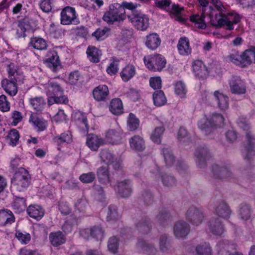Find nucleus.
I'll return each mask as SVG.
<instances>
[{
    "label": "nucleus",
    "mask_w": 255,
    "mask_h": 255,
    "mask_svg": "<svg viewBox=\"0 0 255 255\" xmlns=\"http://www.w3.org/2000/svg\"><path fill=\"white\" fill-rule=\"evenodd\" d=\"M211 23L216 26H226L228 30L234 29V24L238 23L241 19L240 16L235 12L229 13L226 16L222 13L213 11L210 14Z\"/></svg>",
    "instance_id": "nucleus-1"
},
{
    "label": "nucleus",
    "mask_w": 255,
    "mask_h": 255,
    "mask_svg": "<svg viewBox=\"0 0 255 255\" xmlns=\"http://www.w3.org/2000/svg\"><path fill=\"white\" fill-rule=\"evenodd\" d=\"M9 66L8 71V79H4L1 81V85L5 92L10 96H15L17 92V85L19 83L22 76L18 74L11 66Z\"/></svg>",
    "instance_id": "nucleus-2"
},
{
    "label": "nucleus",
    "mask_w": 255,
    "mask_h": 255,
    "mask_svg": "<svg viewBox=\"0 0 255 255\" xmlns=\"http://www.w3.org/2000/svg\"><path fill=\"white\" fill-rule=\"evenodd\" d=\"M143 62L145 66L150 71L160 72L165 67L166 60L161 54H155L144 57Z\"/></svg>",
    "instance_id": "nucleus-3"
},
{
    "label": "nucleus",
    "mask_w": 255,
    "mask_h": 255,
    "mask_svg": "<svg viewBox=\"0 0 255 255\" xmlns=\"http://www.w3.org/2000/svg\"><path fill=\"white\" fill-rule=\"evenodd\" d=\"M30 181V176L27 171L20 168L14 174L11 180V184L13 188L21 191L29 186Z\"/></svg>",
    "instance_id": "nucleus-4"
},
{
    "label": "nucleus",
    "mask_w": 255,
    "mask_h": 255,
    "mask_svg": "<svg viewBox=\"0 0 255 255\" xmlns=\"http://www.w3.org/2000/svg\"><path fill=\"white\" fill-rule=\"evenodd\" d=\"M128 19L131 25L137 30L144 31L149 26L148 16L141 12H135L128 16Z\"/></svg>",
    "instance_id": "nucleus-5"
},
{
    "label": "nucleus",
    "mask_w": 255,
    "mask_h": 255,
    "mask_svg": "<svg viewBox=\"0 0 255 255\" xmlns=\"http://www.w3.org/2000/svg\"><path fill=\"white\" fill-rule=\"evenodd\" d=\"M61 23L63 25L78 24L79 20L75 8L70 6L65 7L61 12Z\"/></svg>",
    "instance_id": "nucleus-6"
},
{
    "label": "nucleus",
    "mask_w": 255,
    "mask_h": 255,
    "mask_svg": "<svg viewBox=\"0 0 255 255\" xmlns=\"http://www.w3.org/2000/svg\"><path fill=\"white\" fill-rule=\"evenodd\" d=\"M45 92L48 96V99L50 97H55L60 95L63 90L58 82V79H54L49 81L45 88Z\"/></svg>",
    "instance_id": "nucleus-7"
},
{
    "label": "nucleus",
    "mask_w": 255,
    "mask_h": 255,
    "mask_svg": "<svg viewBox=\"0 0 255 255\" xmlns=\"http://www.w3.org/2000/svg\"><path fill=\"white\" fill-rule=\"evenodd\" d=\"M161 43L160 36L157 33L151 32L146 35L144 39L145 46L149 50H155Z\"/></svg>",
    "instance_id": "nucleus-8"
},
{
    "label": "nucleus",
    "mask_w": 255,
    "mask_h": 255,
    "mask_svg": "<svg viewBox=\"0 0 255 255\" xmlns=\"http://www.w3.org/2000/svg\"><path fill=\"white\" fill-rule=\"evenodd\" d=\"M192 71L196 77L199 79L207 77L209 71L204 63L200 60L195 61L192 64Z\"/></svg>",
    "instance_id": "nucleus-9"
},
{
    "label": "nucleus",
    "mask_w": 255,
    "mask_h": 255,
    "mask_svg": "<svg viewBox=\"0 0 255 255\" xmlns=\"http://www.w3.org/2000/svg\"><path fill=\"white\" fill-rule=\"evenodd\" d=\"M230 87L233 93L242 94L246 92V87L242 81L237 77H232L229 81Z\"/></svg>",
    "instance_id": "nucleus-10"
},
{
    "label": "nucleus",
    "mask_w": 255,
    "mask_h": 255,
    "mask_svg": "<svg viewBox=\"0 0 255 255\" xmlns=\"http://www.w3.org/2000/svg\"><path fill=\"white\" fill-rule=\"evenodd\" d=\"M177 47L178 52L181 55L187 56L191 53L192 48L189 40L186 37H182L179 39Z\"/></svg>",
    "instance_id": "nucleus-11"
},
{
    "label": "nucleus",
    "mask_w": 255,
    "mask_h": 255,
    "mask_svg": "<svg viewBox=\"0 0 255 255\" xmlns=\"http://www.w3.org/2000/svg\"><path fill=\"white\" fill-rule=\"evenodd\" d=\"M136 74L135 66L131 64L126 65L120 72V76L124 82H128Z\"/></svg>",
    "instance_id": "nucleus-12"
},
{
    "label": "nucleus",
    "mask_w": 255,
    "mask_h": 255,
    "mask_svg": "<svg viewBox=\"0 0 255 255\" xmlns=\"http://www.w3.org/2000/svg\"><path fill=\"white\" fill-rule=\"evenodd\" d=\"M109 94V90L106 85H100L95 88L93 91L94 98L97 101L105 100Z\"/></svg>",
    "instance_id": "nucleus-13"
},
{
    "label": "nucleus",
    "mask_w": 255,
    "mask_h": 255,
    "mask_svg": "<svg viewBox=\"0 0 255 255\" xmlns=\"http://www.w3.org/2000/svg\"><path fill=\"white\" fill-rule=\"evenodd\" d=\"M86 143L91 150H97L100 146L105 144V141L97 135L90 134L87 136Z\"/></svg>",
    "instance_id": "nucleus-14"
},
{
    "label": "nucleus",
    "mask_w": 255,
    "mask_h": 255,
    "mask_svg": "<svg viewBox=\"0 0 255 255\" xmlns=\"http://www.w3.org/2000/svg\"><path fill=\"white\" fill-rule=\"evenodd\" d=\"M29 121L34 126V128L38 131H43L47 127V121L35 114L31 115Z\"/></svg>",
    "instance_id": "nucleus-15"
},
{
    "label": "nucleus",
    "mask_w": 255,
    "mask_h": 255,
    "mask_svg": "<svg viewBox=\"0 0 255 255\" xmlns=\"http://www.w3.org/2000/svg\"><path fill=\"white\" fill-rule=\"evenodd\" d=\"M121 130L120 128L117 130H109L105 135V143L117 144L121 140Z\"/></svg>",
    "instance_id": "nucleus-16"
},
{
    "label": "nucleus",
    "mask_w": 255,
    "mask_h": 255,
    "mask_svg": "<svg viewBox=\"0 0 255 255\" xmlns=\"http://www.w3.org/2000/svg\"><path fill=\"white\" fill-rule=\"evenodd\" d=\"M46 65L52 70H56L60 66V61L57 53L55 52H50L44 61Z\"/></svg>",
    "instance_id": "nucleus-17"
},
{
    "label": "nucleus",
    "mask_w": 255,
    "mask_h": 255,
    "mask_svg": "<svg viewBox=\"0 0 255 255\" xmlns=\"http://www.w3.org/2000/svg\"><path fill=\"white\" fill-rule=\"evenodd\" d=\"M243 66H248L252 63L255 64V46H252L242 53Z\"/></svg>",
    "instance_id": "nucleus-18"
},
{
    "label": "nucleus",
    "mask_w": 255,
    "mask_h": 255,
    "mask_svg": "<svg viewBox=\"0 0 255 255\" xmlns=\"http://www.w3.org/2000/svg\"><path fill=\"white\" fill-rule=\"evenodd\" d=\"M109 109L114 115H120L124 113L123 104L119 98H115L111 100L110 104Z\"/></svg>",
    "instance_id": "nucleus-19"
},
{
    "label": "nucleus",
    "mask_w": 255,
    "mask_h": 255,
    "mask_svg": "<svg viewBox=\"0 0 255 255\" xmlns=\"http://www.w3.org/2000/svg\"><path fill=\"white\" fill-rule=\"evenodd\" d=\"M86 53L88 59L92 62L98 63L102 55V52L95 46H89L87 49Z\"/></svg>",
    "instance_id": "nucleus-20"
},
{
    "label": "nucleus",
    "mask_w": 255,
    "mask_h": 255,
    "mask_svg": "<svg viewBox=\"0 0 255 255\" xmlns=\"http://www.w3.org/2000/svg\"><path fill=\"white\" fill-rule=\"evenodd\" d=\"M27 212L30 217L37 220L41 219L44 215L43 209L38 205L29 206L27 209Z\"/></svg>",
    "instance_id": "nucleus-21"
},
{
    "label": "nucleus",
    "mask_w": 255,
    "mask_h": 255,
    "mask_svg": "<svg viewBox=\"0 0 255 255\" xmlns=\"http://www.w3.org/2000/svg\"><path fill=\"white\" fill-rule=\"evenodd\" d=\"M214 97L217 101L218 107L222 110H226L229 107L228 98L220 92L216 91L214 93Z\"/></svg>",
    "instance_id": "nucleus-22"
},
{
    "label": "nucleus",
    "mask_w": 255,
    "mask_h": 255,
    "mask_svg": "<svg viewBox=\"0 0 255 255\" xmlns=\"http://www.w3.org/2000/svg\"><path fill=\"white\" fill-rule=\"evenodd\" d=\"M189 231L187 224L184 222H178L174 227V233L177 238H180L186 236Z\"/></svg>",
    "instance_id": "nucleus-23"
},
{
    "label": "nucleus",
    "mask_w": 255,
    "mask_h": 255,
    "mask_svg": "<svg viewBox=\"0 0 255 255\" xmlns=\"http://www.w3.org/2000/svg\"><path fill=\"white\" fill-rule=\"evenodd\" d=\"M29 46L35 49L42 50L47 48V42L41 37H34L31 38Z\"/></svg>",
    "instance_id": "nucleus-24"
},
{
    "label": "nucleus",
    "mask_w": 255,
    "mask_h": 255,
    "mask_svg": "<svg viewBox=\"0 0 255 255\" xmlns=\"http://www.w3.org/2000/svg\"><path fill=\"white\" fill-rule=\"evenodd\" d=\"M119 8H120V4L118 3L110 5L109 11L106 12L103 16V20L110 24L117 21L118 19L114 16V10L119 9Z\"/></svg>",
    "instance_id": "nucleus-25"
},
{
    "label": "nucleus",
    "mask_w": 255,
    "mask_h": 255,
    "mask_svg": "<svg viewBox=\"0 0 255 255\" xmlns=\"http://www.w3.org/2000/svg\"><path fill=\"white\" fill-rule=\"evenodd\" d=\"M49 240L51 244L54 247H58L64 243L65 241L64 236L60 231L50 233Z\"/></svg>",
    "instance_id": "nucleus-26"
},
{
    "label": "nucleus",
    "mask_w": 255,
    "mask_h": 255,
    "mask_svg": "<svg viewBox=\"0 0 255 255\" xmlns=\"http://www.w3.org/2000/svg\"><path fill=\"white\" fill-rule=\"evenodd\" d=\"M14 221V217L12 212L8 210H0V224L5 225Z\"/></svg>",
    "instance_id": "nucleus-27"
},
{
    "label": "nucleus",
    "mask_w": 255,
    "mask_h": 255,
    "mask_svg": "<svg viewBox=\"0 0 255 255\" xmlns=\"http://www.w3.org/2000/svg\"><path fill=\"white\" fill-rule=\"evenodd\" d=\"M73 118L81 124V128L83 130L87 131L89 127L87 124L86 115L80 111L75 112L72 115Z\"/></svg>",
    "instance_id": "nucleus-28"
},
{
    "label": "nucleus",
    "mask_w": 255,
    "mask_h": 255,
    "mask_svg": "<svg viewBox=\"0 0 255 255\" xmlns=\"http://www.w3.org/2000/svg\"><path fill=\"white\" fill-rule=\"evenodd\" d=\"M130 146L131 148L136 150L142 149L144 146L143 138L139 136H134L129 140Z\"/></svg>",
    "instance_id": "nucleus-29"
},
{
    "label": "nucleus",
    "mask_w": 255,
    "mask_h": 255,
    "mask_svg": "<svg viewBox=\"0 0 255 255\" xmlns=\"http://www.w3.org/2000/svg\"><path fill=\"white\" fill-rule=\"evenodd\" d=\"M153 100L154 105L157 107L163 106L166 103V99L164 93L159 91L153 94Z\"/></svg>",
    "instance_id": "nucleus-30"
},
{
    "label": "nucleus",
    "mask_w": 255,
    "mask_h": 255,
    "mask_svg": "<svg viewBox=\"0 0 255 255\" xmlns=\"http://www.w3.org/2000/svg\"><path fill=\"white\" fill-rule=\"evenodd\" d=\"M139 125V120L133 114H129L127 119V127L129 130L132 131L136 129Z\"/></svg>",
    "instance_id": "nucleus-31"
},
{
    "label": "nucleus",
    "mask_w": 255,
    "mask_h": 255,
    "mask_svg": "<svg viewBox=\"0 0 255 255\" xmlns=\"http://www.w3.org/2000/svg\"><path fill=\"white\" fill-rule=\"evenodd\" d=\"M204 15L194 14L190 17V20L194 23L195 27L201 29H205L206 27V24L204 22Z\"/></svg>",
    "instance_id": "nucleus-32"
},
{
    "label": "nucleus",
    "mask_w": 255,
    "mask_h": 255,
    "mask_svg": "<svg viewBox=\"0 0 255 255\" xmlns=\"http://www.w3.org/2000/svg\"><path fill=\"white\" fill-rule=\"evenodd\" d=\"M19 134L15 129H11L7 135L6 140L8 143L12 146H15L19 140Z\"/></svg>",
    "instance_id": "nucleus-33"
},
{
    "label": "nucleus",
    "mask_w": 255,
    "mask_h": 255,
    "mask_svg": "<svg viewBox=\"0 0 255 255\" xmlns=\"http://www.w3.org/2000/svg\"><path fill=\"white\" fill-rule=\"evenodd\" d=\"M119 61L113 60L107 66L106 72L110 76H114L116 75L119 70Z\"/></svg>",
    "instance_id": "nucleus-34"
},
{
    "label": "nucleus",
    "mask_w": 255,
    "mask_h": 255,
    "mask_svg": "<svg viewBox=\"0 0 255 255\" xmlns=\"http://www.w3.org/2000/svg\"><path fill=\"white\" fill-rule=\"evenodd\" d=\"M30 103L34 109L40 111L43 108L45 101L41 97H35L30 99Z\"/></svg>",
    "instance_id": "nucleus-35"
},
{
    "label": "nucleus",
    "mask_w": 255,
    "mask_h": 255,
    "mask_svg": "<svg viewBox=\"0 0 255 255\" xmlns=\"http://www.w3.org/2000/svg\"><path fill=\"white\" fill-rule=\"evenodd\" d=\"M68 102L69 100L67 97L65 95L60 96L58 95L55 97H50V98L48 99V103L49 105H52L55 103L66 104Z\"/></svg>",
    "instance_id": "nucleus-36"
},
{
    "label": "nucleus",
    "mask_w": 255,
    "mask_h": 255,
    "mask_svg": "<svg viewBox=\"0 0 255 255\" xmlns=\"http://www.w3.org/2000/svg\"><path fill=\"white\" fill-rule=\"evenodd\" d=\"M196 250L198 255H212L211 248L206 243L198 246Z\"/></svg>",
    "instance_id": "nucleus-37"
},
{
    "label": "nucleus",
    "mask_w": 255,
    "mask_h": 255,
    "mask_svg": "<svg viewBox=\"0 0 255 255\" xmlns=\"http://www.w3.org/2000/svg\"><path fill=\"white\" fill-rule=\"evenodd\" d=\"M15 236L17 240L22 244H28L31 240L30 235L24 232L16 231Z\"/></svg>",
    "instance_id": "nucleus-38"
},
{
    "label": "nucleus",
    "mask_w": 255,
    "mask_h": 255,
    "mask_svg": "<svg viewBox=\"0 0 255 255\" xmlns=\"http://www.w3.org/2000/svg\"><path fill=\"white\" fill-rule=\"evenodd\" d=\"M187 90L184 84L178 82L175 85V93L180 98H184L186 94Z\"/></svg>",
    "instance_id": "nucleus-39"
},
{
    "label": "nucleus",
    "mask_w": 255,
    "mask_h": 255,
    "mask_svg": "<svg viewBox=\"0 0 255 255\" xmlns=\"http://www.w3.org/2000/svg\"><path fill=\"white\" fill-rule=\"evenodd\" d=\"M109 29L104 28L103 29L99 28L92 33V35L98 40H101L105 39L108 36Z\"/></svg>",
    "instance_id": "nucleus-40"
},
{
    "label": "nucleus",
    "mask_w": 255,
    "mask_h": 255,
    "mask_svg": "<svg viewBox=\"0 0 255 255\" xmlns=\"http://www.w3.org/2000/svg\"><path fill=\"white\" fill-rule=\"evenodd\" d=\"M242 53L240 54L238 52H235L229 56V60L230 61L241 67H244Z\"/></svg>",
    "instance_id": "nucleus-41"
},
{
    "label": "nucleus",
    "mask_w": 255,
    "mask_h": 255,
    "mask_svg": "<svg viewBox=\"0 0 255 255\" xmlns=\"http://www.w3.org/2000/svg\"><path fill=\"white\" fill-rule=\"evenodd\" d=\"M183 7H180L177 4H173L172 12L175 15L176 20L181 22H185L186 19L180 15V12L183 10Z\"/></svg>",
    "instance_id": "nucleus-42"
},
{
    "label": "nucleus",
    "mask_w": 255,
    "mask_h": 255,
    "mask_svg": "<svg viewBox=\"0 0 255 255\" xmlns=\"http://www.w3.org/2000/svg\"><path fill=\"white\" fill-rule=\"evenodd\" d=\"M164 128L162 127L155 128L151 135V139L155 143H159Z\"/></svg>",
    "instance_id": "nucleus-43"
},
{
    "label": "nucleus",
    "mask_w": 255,
    "mask_h": 255,
    "mask_svg": "<svg viewBox=\"0 0 255 255\" xmlns=\"http://www.w3.org/2000/svg\"><path fill=\"white\" fill-rule=\"evenodd\" d=\"M118 191L123 197H126L128 196L131 190L129 185L126 182H122L118 185Z\"/></svg>",
    "instance_id": "nucleus-44"
},
{
    "label": "nucleus",
    "mask_w": 255,
    "mask_h": 255,
    "mask_svg": "<svg viewBox=\"0 0 255 255\" xmlns=\"http://www.w3.org/2000/svg\"><path fill=\"white\" fill-rule=\"evenodd\" d=\"M10 103L6 97L4 95L0 96V110L2 112H7L10 110Z\"/></svg>",
    "instance_id": "nucleus-45"
},
{
    "label": "nucleus",
    "mask_w": 255,
    "mask_h": 255,
    "mask_svg": "<svg viewBox=\"0 0 255 255\" xmlns=\"http://www.w3.org/2000/svg\"><path fill=\"white\" fill-rule=\"evenodd\" d=\"M29 28L30 25L28 23L24 21L20 22L17 29V35L19 37H24L25 36V32L26 30H29Z\"/></svg>",
    "instance_id": "nucleus-46"
},
{
    "label": "nucleus",
    "mask_w": 255,
    "mask_h": 255,
    "mask_svg": "<svg viewBox=\"0 0 255 255\" xmlns=\"http://www.w3.org/2000/svg\"><path fill=\"white\" fill-rule=\"evenodd\" d=\"M149 85L154 90L161 88L162 80L160 77H152L149 79Z\"/></svg>",
    "instance_id": "nucleus-47"
},
{
    "label": "nucleus",
    "mask_w": 255,
    "mask_h": 255,
    "mask_svg": "<svg viewBox=\"0 0 255 255\" xmlns=\"http://www.w3.org/2000/svg\"><path fill=\"white\" fill-rule=\"evenodd\" d=\"M66 115L62 110H59L58 112L53 117V122L60 123L65 121L66 119Z\"/></svg>",
    "instance_id": "nucleus-48"
},
{
    "label": "nucleus",
    "mask_w": 255,
    "mask_h": 255,
    "mask_svg": "<svg viewBox=\"0 0 255 255\" xmlns=\"http://www.w3.org/2000/svg\"><path fill=\"white\" fill-rule=\"evenodd\" d=\"M55 140L58 143H61L63 142L67 143L70 142L72 141L71 133L69 131L63 133L60 136L56 137Z\"/></svg>",
    "instance_id": "nucleus-49"
},
{
    "label": "nucleus",
    "mask_w": 255,
    "mask_h": 255,
    "mask_svg": "<svg viewBox=\"0 0 255 255\" xmlns=\"http://www.w3.org/2000/svg\"><path fill=\"white\" fill-rule=\"evenodd\" d=\"M218 214L223 218H228L230 214V210L228 206L226 204H223L218 208Z\"/></svg>",
    "instance_id": "nucleus-50"
},
{
    "label": "nucleus",
    "mask_w": 255,
    "mask_h": 255,
    "mask_svg": "<svg viewBox=\"0 0 255 255\" xmlns=\"http://www.w3.org/2000/svg\"><path fill=\"white\" fill-rule=\"evenodd\" d=\"M211 231L215 235H221L224 233L223 226L219 223L212 224L210 228Z\"/></svg>",
    "instance_id": "nucleus-51"
},
{
    "label": "nucleus",
    "mask_w": 255,
    "mask_h": 255,
    "mask_svg": "<svg viewBox=\"0 0 255 255\" xmlns=\"http://www.w3.org/2000/svg\"><path fill=\"white\" fill-rule=\"evenodd\" d=\"M13 207L18 212L24 210L26 207L25 200L23 198L16 199L14 201Z\"/></svg>",
    "instance_id": "nucleus-52"
},
{
    "label": "nucleus",
    "mask_w": 255,
    "mask_h": 255,
    "mask_svg": "<svg viewBox=\"0 0 255 255\" xmlns=\"http://www.w3.org/2000/svg\"><path fill=\"white\" fill-rule=\"evenodd\" d=\"M239 212L242 219L247 220L250 218L251 211L248 205H244L241 208Z\"/></svg>",
    "instance_id": "nucleus-53"
},
{
    "label": "nucleus",
    "mask_w": 255,
    "mask_h": 255,
    "mask_svg": "<svg viewBox=\"0 0 255 255\" xmlns=\"http://www.w3.org/2000/svg\"><path fill=\"white\" fill-rule=\"evenodd\" d=\"M120 8H119V9H121L122 11L125 9L132 10L137 7V4L136 3L128 1L123 2L121 4H120Z\"/></svg>",
    "instance_id": "nucleus-54"
},
{
    "label": "nucleus",
    "mask_w": 255,
    "mask_h": 255,
    "mask_svg": "<svg viewBox=\"0 0 255 255\" xmlns=\"http://www.w3.org/2000/svg\"><path fill=\"white\" fill-rule=\"evenodd\" d=\"M212 126V124L211 122L208 121L206 117H203L198 122V127L201 129H205L206 128H209Z\"/></svg>",
    "instance_id": "nucleus-55"
},
{
    "label": "nucleus",
    "mask_w": 255,
    "mask_h": 255,
    "mask_svg": "<svg viewBox=\"0 0 255 255\" xmlns=\"http://www.w3.org/2000/svg\"><path fill=\"white\" fill-rule=\"evenodd\" d=\"M79 74L77 72L70 73L67 79H66L67 82L70 84H75L79 79Z\"/></svg>",
    "instance_id": "nucleus-56"
},
{
    "label": "nucleus",
    "mask_w": 255,
    "mask_h": 255,
    "mask_svg": "<svg viewBox=\"0 0 255 255\" xmlns=\"http://www.w3.org/2000/svg\"><path fill=\"white\" fill-rule=\"evenodd\" d=\"M108 248L112 252L115 253L118 249V240L115 237L111 238L109 242Z\"/></svg>",
    "instance_id": "nucleus-57"
},
{
    "label": "nucleus",
    "mask_w": 255,
    "mask_h": 255,
    "mask_svg": "<svg viewBox=\"0 0 255 255\" xmlns=\"http://www.w3.org/2000/svg\"><path fill=\"white\" fill-rule=\"evenodd\" d=\"M42 10L45 12H49L51 10L52 6L49 0H43L40 4Z\"/></svg>",
    "instance_id": "nucleus-58"
},
{
    "label": "nucleus",
    "mask_w": 255,
    "mask_h": 255,
    "mask_svg": "<svg viewBox=\"0 0 255 255\" xmlns=\"http://www.w3.org/2000/svg\"><path fill=\"white\" fill-rule=\"evenodd\" d=\"M95 178L94 174L92 173L83 174L80 177V180L84 183H90Z\"/></svg>",
    "instance_id": "nucleus-59"
},
{
    "label": "nucleus",
    "mask_w": 255,
    "mask_h": 255,
    "mask_svg": "<svg viewBox=\"0 0 255 255\" xmlns=\"http://www.w3.org/2000/svg\"><path fill=\"white\" fill-rule=\"evenodd\" d=\"M12 118L13 119L12 125L14 126H16L17 124L19 123L22 119L21 113L17 111H14L12 113Z\"/></svg>",
    "instance_id": "nucleus-60"
},
{
    "label": "nucleus",
    "mask_w": 255,
    "mask_h": 255,
    "mask_svg": "<svg viewBox=\"0 0 255 255\" xmlns=\"http://www.w3.org/2000/svg\"><path fill=\"white\" fill-rule=\"evenodd\" d=\"M171 3L170 0H160L155 1V5L162 9H166Z\"/></svg>",
    "instance_id": "nucleus-61"
},
{
    "label": "nucleus",
    "mask_w": 255,
    "mask_h": 255,
    "mask_svg": "<svg viewBox=\"0 0 255 255\" xmlns=\"http://www.w3.org/2000/svg\"><path fill=\"white\" fill-rule=\"evenodd\" d=\"M98 175L100 180H108L107 169L106 168H102L98 170Z\"/></svg>",
    "instance_id": "nucleus-62"
},
{
    "label": "nucleus",
    "mask_w": 255,
    "mask_h": 255,
    "mask_svg": "<svg viewBox=\"0 0 255 255\" xmlns=\"http://www.w3.org/2000/svg\"><path fill=\"white\" fill-rule=\"evenodd\" d=\"M114 16L118 19L117 21H123L126 17L125 11H122L121 9L114 10Z\"/></svg>",
    "instance_id": "nucleus-63"
},
{
    "label": "nucleus",
    "mask_w": 255,
    "mask_h": 255,
    "mask_svg": "<svg viewBox=\"0 0 255 255\" xmlns=\"http://www.w3.org/2000/svg\"><path fill=\"white\" fill-rule=\"evenodd\" d=\"M203 219V216L202 214L196 213L193 214L192 221L194 224L197 225L202 222Z\"/></svg>",
    "instance_id": "nucleus-64"
}]
</instances>
